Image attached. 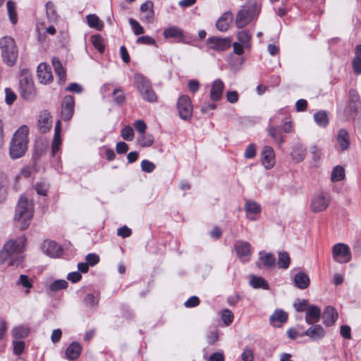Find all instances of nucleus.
<instances>
[{"mask_svg":"<svg viewBox=\"0 0 361 361\" xmlns=\"http://www.w3.org/2000/svg\"><path fill=\"white\" fill-rule=\"evenodd\" d=\"M29 128L23 125L19 127L12 136L9 146V154L16 159L23 157L27 149Z\"/></svg>","mask_w":361,"mask_h":361,"instance_id":"nucleus-1","label":"nucleus"},{"mask_svg":"<svg viewBox=\"0 0 361 361\" xmlns=\"http://www.w3.org/2000/svg\"><path fill=\"white\" fill-rule=\"evenodd\" d=\"M33 216V203L22 195L17 204L14 220L20 224V230H25Z\"/></svg>","mask_w":361,"mask_h":361,"instance_id":"nucleus-2","label":"nucleus"},{"mask_svg":"<svg viewBox=\"0 0 361 361\" xmlns=\"http://www.w3.org/2000/svg\"><path fill=\"white\" fill-rule=\"evenodd\" d=\"M260 6L256 2L244 5L238 11L235 17V25L238 27L242 28L248 25L260 11Z\"/></svg>","mask_w":361,"mask_h":361,"instance_id":"nucleus-3","label":"nucleus"},{"mask_svg":"<svg viewBox=\"0 0 361 361\" xmlns=\"http://www.w3.org/2000/svg\"><path fill=\"white\" fill-rule=\"evenodd\" d=\"M0 48L3 61L9 66L14 65L18 58V50L15 40L9 36L0 39Z\"/></svg>","mask_w":361,"mask_h":361,"instance_id":"nucleus-4","label":"nucleus"},{"mask_svg":"<svg viewBox=\"0 0 361 361\" xmlns=\"http://www.w3.org/2000/svg\"><path fill=\"white\" fill-rule=\"evenodd\" d=\"M20 93L25 99H31L35 95V90L31 75L26 70L21 72L20 77Z\"/></svg>","mask_w":361,"mask_h":361,"instance_id":"nucleus-5","label":"nucleus"},{"mask_svg":"<svg viewBox=\"0 0 361 361\" xmlns=\"http://www.w3.org/2000/svg\"><path fill=\"white\" fill-rule=\"evenodd\" d=\"M331 202V196L327 192L320 191L314 194L310 202V209L314 213L326 209Z\"/></svg>","mask_w":361,"mask_h":361,"instance_id":"nucleus-6","label":"nucleus"},{"mask_svg":"<svg viewBox=\"0 0 361 361\" xmlns=\"http://www.w3.org/2000/svg\"><path fill=\"white\" fill-rule=\"evenodd\" d=\"M177 109L182 119H190L192 114V106L190 97L187 95L180 96L178 100Z\"/></svg>","mask_w":361,"mask_h":361,"instance_id":"nucleus-7","label":"nucleus"},{"mask_svg":"<svg viewBox=\"0 0 361 361\" xmlns=\"http://www.w3.org/2000/svg\"><path fill=\"white\" fill-rule=\"evenodd\" d=\"M231 40L228 37H212L207 39L208 47L216 51H222L228 49L231 46Z\"/></svg>","mask_w":361,"mask_h":361,"instance_id":"nucleus-8","label":"nucleus"},{"mask_svg":"<svg viewBox=\"0 0 361 361\" xmlns=\"http://www.w3.org/2000/svg\"><path fill=\"white\" fill-rule=\"evenodd\" d=\"M74 99L72 96H66L62 102L61 104V118L64 121L70 120L74 113Z\"/></svg>","mask_w":361,"mask_h":361,"instance_id":"nucleus-9","label":"nucleus"},{"mask_svg":"<svg viewBox=\"0 0 361 361\" xmlns=\"http://www.w3.org/2000/svg\"><path fill=\"white\" fill-rule=\"evenodd\" d=\"M37 79L40 83L47 85L53 80L51 68L46 63H41L37 68Z\"/></svg>","mask_w":361,"mask_h":361,"instance_id":"nucleus-10","label":"nucleus"},{"mask_svg":"<svg viewBox=\"0 0 361 361\" xmlns=\"http://www.w3.org/2000/svg\"><path fill=\"white\" fill-rule=\"evenodd\" d=\"M262 164L267 169L273 168L275 164V154L270 146H265L262 151Z\"/></svg>","mask_w":361,"mask_h":361,"instance_id":"nucleus-11","label":"nucleus"},{"mask_svg":"<svg viewBox=\"0 0 361 361\" xmlns=\"http://www.w3.org/2000/svg\"><path fill=\"white\" fill-rule=\"evenodd\" d=\"M51 115L49 111H42L39 115L38 128L41 133H47L51 128Z\"/></svg>","mask_w":361,"mask_h":361,"instance_id":"nucleus-12","label":"nucleus"},{"mask_svg":"<svg viewBox=\"0 0 361 361\" xmlns=\"http://www.w3.org/2000/svg\"><path fill=\"white\" fill-rule=\"evenodd\" d=\"M224 89V84L222 80L220 79L215 80L211 86V90L209 93V97L211 100L213 102H217L221 99L223 91Z\"/></svg>","mask_w":361,"mask_h":361,"instance_id":"nucleus-13","label":"nucleus"},{"mask_svg":"<svg viewBox=\"0 0 361 361\" xmlns=\"http://www.w3.org/2000/svg\"><path fill=\"white\" fill-rule=\"evenodd\" d=\"M81 345L76 341L72 342L66 349V358L70 361L77 360L82 353Z\"/></svg>","mask_w":361,"mask_h":361,"instance_id":"nucleus-14","label":"nucleus"},{"mask_svg":"<svg viewBox=\"0 0 361 361\" xmlns=\"http://www.w3.org/2000/svg\"><path fill=\"white\" fill-rule=\"evenodd\" d=\"M245 210L250 220L256 221L257 219L256 215L261 212V207L255 201L247 200L245 204Z\"/></svg>","mask_w":361,"mask_h":361,"instance_id":"nucleus-15","label":"nucleus"},{"mask_svg":"<svg viewBox=\"0 0 361 361\" xmlns=\"http://www.w3.org/2000/svg\"><path fill=\"white\" fill-rule=\"evenodd\" d=\"M233 21V14L230 11L224 13L216 23V28L221 32L228 30L230 24Z\"/></svg>","mask_w":361,"mask_h":361,"instance_id":"nucleus-16","label":"nucleus"},{"mask_svg":"<svg viewBox=\"0 0 361 361\" xmlns=\"http://www.w3.org/2000/svg\"><path fill=\"white\" fill-rule=\"evenodd\" d=\"M294 285L299 289H306L310 283L309 276L303 271L296 273L293 279Z\"/></svg>","mask_w":361,"mask_h":361,"instance_id":"nucleus-17","label":"nucleus"},{"mask_svg":"<svg viewBox=\"0 0 361 361\" xmlns=\"http://www.w3.org/2000/svg\"><path fill=\"white\" fill-rule=\"evenodd\" d=\"M303 335L308 336L313 341H319L325 336V331L320 325H314L307 329Z\"/></svg>","mask_w":361,"mask_h":361,"instance_id":"nucleus-18","label":"nucleus"},{"mask_svg":"<svg viewBox=\"0 0 361 361\" xmlns=\"http://www.w3.org/2000/svg\"><path fill=\"white\" fill-rule=\"evenodd\" d=\"M320 317L321 310L318 307L311 305L308 307L305 315V322L308 324H313L318 322Z\"/></svg>","mask_w":361,"mask_h":361,"instance_id":"nucleus-19","label":"nucleus"},{"mask_svg":"<svg viewBox=\"0 0 361 361\" xmlns=\"http://www.w3.org/2000/svg\"><path fill=\"white\" fill-rule=\"evenodd\" d=\"M61 145V122L60 121H58L54 128V135L51 145V153L53 156H55L59 151Z\"/></svg>","mask_w":361,"mask_h":361,"instance_id":"nucleus-20","label":"nucleus"},{"mask_svg":"<svg viewBox=\"0 0 361 361\" xmlns=\"http://www.w3.org/2000/svg\"><path fill=\"white\" fill-rule=\"evenodd\" d=\"M322 317L324 324L327 326H331L336 322L338 318V313L334 307L328 306L325 308Z\"/></svg>","mask_w":361,"mask_h":361,"instance_id":"nucleus-21","label":"nucleus"},{"mask_svg":"<svg viewBox=\"0 0 361 361\" xmlns=\"http://www.w3.org/2000/svg\"><path fill=\"white\" fill-rule=\"evenodd\" d=\"M259 255V261L257 263L258 267H261V266L271 267L275 264L276 258L271 253L261 251Z\"/></svg>","mask_w":361,"mask_h":361,"instance_id":"nucleus-22","label":"nucleus"},{"mask_svg":"<svg viewBox=\"0 0 361 361\" xmlns=\"http://www.w3.org/2000/svg\"><path fill=\"white\" fill-rule=\"evenodd\" d=\"M336 140L341 151H345L349 147L350 135L346 130L343 128L340 129Z\"/></svg>","mask_w":361,"mask_h":361,"instance_id":"nucleus-23","label":"nucleus"},{"mask_svg":"<svg viewBox=\"0 0 361 361\" xmlns=\"http://www.w3.org/2000/svg\"><path fill=\"white\" fill-rule=\"evenodd\" d=\"M140 11L145 13L142 17V20L147 23H150L154 20V13L153 10V2L147 1L140 6Z\"/></svg>","mask_w":361,"mask_h":361,"instance_id":"nucleus-24","label":"nucleus"},{"mask_svg":"<svg viewBox=\"0 0 361 361\" xmlns=\"http://www.w3.org/2000/svg\"><path fill=\"white\" fill-rule=\"evenodd\" d=\"M306 149L302 144L297 143L294 145L291 152V157L295 162H301L304 159Z\"/></svg>","mask_w":361,"mask_h":361,"instance_id":"nucleus-25","label":"nucleus"},{"mask_svg":"<svg viewBox=\"0 0 361 361\" xmlns=\"http://www.w3.org/2000/svg\"><path fill=\"white\" fill-rule=\"evenodd\" d=\"M332 256L338 263H345L351 259L350 250H333Z\"/></svg>","mask_w":361,"mask_h":361,"instance_id":"nucleus-26","label":"nucleus"},{"mask_svg":"<svg viewBox=\"0 0 361 361\" xmlns=\"http://www.w3.org/2000/svg\"><path fill=\"white\" fill-rule=\"evenodd\" d=\"M237 39L238 42L242 44L245 49H250L251 47L252 35L248 30H243L238 31L237 32Z\"/></svg>","mask_w":361,"mask_h":361,"instance_id":"nucleus-27","label":"nucleus"},{"mask_svg":"<svg viewBox=\"0 0 361 361\" xmlns=\"http://www.w3.org/2000/svg\"><path fill=\"white\" fill-rule=\"evenodd\" d=\"M30 334V328L27 325H18L14 326L11 330L12 336L15 339L24 338Z\"/></svg>","mask_w":361,"mask_h":361,"instance_id":"nucleus-28","label":"nucleus"},{"mask_svg":"<svg viewBox=\"0 0 361 361\" xmlns=\"http://www.w3.org/2000/svg\"><path fill=\"white\" fill-rule=\"evenodd\" d=\"M135 87L139 92L145 88L149 87L151 84L149 80L141 73H135L134 75Z\"/></svg>","mask_w":361,"mask_h":361,"instance_id":"nucleus-29","label":"nucleus"},{"mask_svg":"<svg viewBox=\"0 0 361 361\" xmlns=\"http://www.w3.org/2000/svg\"><path fill=\"white\" fill-rule=\"evenodd\" d=\"M68 282L64 279H59L51 282L47 287V292L55 293L61 290L66 289L68 287Z\"/></svg>","mask_w":361,"mask_h":361,"instance_id":"nucleus-30","label":"nucleus"},{"mask_svg":"<svg viewBox=\"0 0 361 361\" xmlns=\"http://www.w3.org/2000/svg\"><path fill=\"white\" fill-rule=\"evenodd\" d=\"M250 284L253 288H262L264 290L269 289V285L267 281L262 276L252 275L250 276Z\"/></svg>","mask_w":361,"mask_h":361,"instance_id":"nucleus-31","label":"nucleus"},{"mask_svg":"<svg viewBox=\"0 0 361 361\" xmlns=\"http://www.w3.org/2000/svg\"><path fill=\"white\" fill-rule=\"evenodd\" d=\"M140 94L145 101L150 103H154L157 101V96L152 87V84L149 85V87L141 90Z\"/></svg>","mask_w":361,"mask_h":361,"instance_id":"nucleus-32","label":"nucleus"},{"mask_svg":"<svg viewBox=\"0 0 361 361\" xmlns=\"http://www.w3.org/2000/svg\"><path fill=\"white\" fill-rule=\"evenodd\" d=\"M52 65L56 74L59 76V81L61 82H64L66 80V75L61 61L59 60V59L54 57L52 59Z\"/></svg>","mask_w":361,"mask_h":361,"instance_id":"nucleus-33","label":"nucleus"},{"mask_svg":"<svg viewBox=\"0 0 361 361\" xmlns=\"http://www.w3.org/2000/svg\"><path fill=\"white\" fill-rule=\"evenodd\" d=\"M26 238L25 235L19 237L16 240H10L7 241L3 248H24L26 246Z\"/></svg>","mask_w":361,"mask_h":361,"instance_id":"nucleus-34","label":"nucleus"},{"mask_svg":"<svg viewBox=\"0 0 361 361\" xmlns=\"http://www.w3.org/2000/svg\"><path fill=\"white\" fill-rule=\"evenodd\" d=\"M163 35L165 38L179 39L183 37V32L176 26H171L164 31Z\"/></svg>","mask_w":361,"mask_h":361,"instance_id":"nucleus-35","label":"nucleus"},{"mask_svg":"<svg viewBox=\"0 0 361 361\" xmlns=\"http://www.w3.org/2000/svg\"><path fill=\"white\" fill-rule=\"evenodd\" d=\"M269 135L274 140L275 142L281 147L285 142L282 131L276 127L271 126L269 129Z\"/></svg>","mask_w":361,"mask_h":361,"instance_id":"nucleus-36","label":"nucleus"},{"mask_svg":"<svg viewBox=\"0 0 361 361\" xmlns=\"http://www.w3.org/2000/svg\"><path fill=\"white\" fill-rule=\"evenodd\" d=\"M314 120L320 127L324 128L329 123V117L326 111H319L314 114Z\"/></svg>","mask_w":361,"mask_h":361,"instance_id":"nucleus-37","label":"nucleus"},{"mask_svg":"<svg viewBox=\"0 0 361 361\" xmlns=\"http://www.w3.org/2000/svg\"><path fill=\"white\" fill-rule=\"evenodd\" d=\"M288 319V314L282 310H276L270 317L271 322H279L284 324Z\"/></svg>","mask_w":361,"mask_h":361,"instance_id":"nucleus-38","label":"nucleus"},{"mask_svg":"<svg viewBox=\"0 0 361 361\" xmlns=\"http://www.w3.org/2000/svg\"><path fill=\"white\" fill-rule=\"evenodd\" d=\"M87 22L90 27L96 28L99 30H101L103 27L102 22L99 20V18L95 14L87 16Z\"/></svg>","mask_w":361,"mask_h":361,"instance_id":"nucleus-39","label":"nucleus"},{"mask_svg":"<svg viewBox=\"0 0 361 361\" xmlns=\"http://www.w3.org/2000/svg\"><path fill=\"white\" fill-rule=\"evenodd\" d=\"M345 178V170L341 166H336L333 169L331 173V181L338 182Z\"/></svg>","mask_w":361,"mask_h":361,"instance_id":"nucleus-40","label":"nucleus"},{"mask_svg":"<svg viewBox=\"0 0 361 361\" xmlns=\"http://www.w3.org/2000/svg\"><path fill=\"white\" fill-rule=\"evenodd\" d=\"M7 11L9 20H11L12 24H16L18 22V17L16 11V4L13 1H8L7 2Z\"/></svg>","mask_w":361,"mask_h":361,"instance_id":"nucleus-41","label":"nucleus"},{"mask_svg":"<svg viewBox=\"0 0 361 361\" xmlns=\"http://www.w3.org/2000/svg\"><path fill=\"white\" fill-rule=\"evenodd\" d=\"M91 42L99 53H103L104 51V39L99 35H94L91 37Z\"/></svg>","mask_w":361,"mask_h":361,"instance_id":"nucleus-42","label":"nucleus"},{"mask_svg":"<svg viewBox=\"0 0 361 361\" xmlns=\"http://www.w3.org/2000/svg\"><path fill=\"white\" fill-rule=\"evenodd\" d=\"M290 257L286 252H279L278 265L279 268L287 269L290 264Z\"/></svg>","mask_w":361,"mask_h":361,"instance_id":"nucleus-43","label":"nucleus"},{"mask_svg":"<svg viewBox=\"0 0 361 361\" xmlns=\"http://www.w3.org/2000/svg\"><path fill=\"white\" fill-rule=\"evenodd\" d=\"M16 250H1L0 252V265L6 262H8L9 264V258L16 255Z\"/></svg>","mask_w":361,"mask_h":361,"instance_id":"nucleus-44","label":"nucleus"},{"mask_svg":"<svg viewBox=\"0 0 361 361\" xmlns=\"http://www.w3.org/2000/svg\"><path fill=\"white\" fill-rule=\"evenodd\" d=\"M86 307L89 308H95L98 305V298L93 294L89 293L84 299Z\"/></svg>","mask_w":361,"mask_h":361,"instance_id":"nucleus-45","label":"nucleus"},{"mask_svg":"<svg viewBox=\"0 0 361 361\" xmlns=\"http://www.w3.org/2000/svg\"><path fill=\"white\" fill-rule=\"evenodd\" d=\"M121 137L123 140L131 141L134 138V131L130 126H125L121 132Z\"/></svg>","mask_w":361,"mask_h":361,"instance_id":"nucleus-46","label":"nucleus"},{"mask_svg":"<svg viewBox=\"0 0 361 361\" xmlns=\"http://www.w3.org/2000/svg\"><path fill=\"white\" fill-rule=\"evenodd\" d=\"M141 136L139 139V145L142 147H149L152 145L154 142L153 136L151 135H145V133L140 134Z\"/></svg>","mask_w":361,"mask_h":361,"instance_id":"nucleus-47","label":"nucleus"},{"mask_svg":"<svg viewBox=\"0 0 361 361\" xmlns=\"http://www.w3.org/2000/svg\"><path fill=\"white\" fill-rule=\"evenodd\" d=\"M45 255L51 258H62L63 257V250H42Z\"/></svg>","mask_w":361,"mask_h":361,"instance_id":"nucleus-48","label":"nucleus"},{"mask_svg":"<svg viewBox=\"0 0 361 361\" xmlns=\"http://www.w3.org/2000/svg\"><path fill=\"white\" fill-rule=\"evenodd\" d=\"M129 23L133 30V32L135 35H141V34H143L145 30H144V28L142 25H140V23L133 19V18H130L129 19Z\"/></svg>","mask_w":361,"mask_h":361,"instance_id":"nucleus-49","label":"nucleus"},{"mask_svg":"<svg viewBox=\"0 0 361 361\" xmlns=\"http://www.w3.org/2000/svg\"><path fill=\"white\" fill-rule=\"evenodd\" d=\"M221 319L225 325L228 326L231 324L233 320V314L232 312L228 309L222 311Z\"/></svg>","mask_w":361,"mask_h":361,"instance_id":"nucleus-50","label":"nucleus"},{"mask_svg":"<svg viewBox=\"0 0 361 361\" xmlns=\"http://www.w3.org/2000/svg\"><path fill=\"white\" fill-rule=\"evenodd\" d=\"M47 15L49 20L53 21L56 18V13L54 4L49 1L46 4Z\"/></svg>","mask_w":361,"mask_h":361,"instance_id":"nucleus-51","label":"nucleus"},{"mask_svg":"<svg viewBox=\"0 0 361 361\" xmlns=\"http://www.w3.org/2000/svg\"><path fill=\"white\" fill-rule=\"evenodd\" d=\"M237 257L243 262H246L249 261L250 256L251 255L250 250H235Z\"/></svg>","mask_w":361,"mask_h":361,"instance_id":"nucleus-52","label":"nucleus"},{"mask_svg":"<svg viewBox=\"0 0 361 361\" xmlns=\"http://www.w3.org/2000/svg\"><path fill=\"white\" fill-rule=\"evenodd\" d=\"M21 250H16V253L13 257H10L9 258V266H18L23 259Z\"/></svg>","mask_w":361,"mask_h":361,"instance_id":"nucleus-53","label":"nucleus"},{"mask_svg":"<svg viewBox=\"0 0 361 361\" xmlns=\"http://www.w3.org/2000/svg\"><path fill=\"white\" fill-rule=\"evenodd\" d=\"M141 169L144 172L151 173L155 169V164L152 161L144 159L141 162Z\"/></svg>","mask_w":361,"mask_h":361,"instance_id":"nucleus-54","label":"nucleus"},{"mask_svg":"<svg viewBox=\"0 0 361 361\" xmlns=\"http://www.w3.org/2000/svg\"><path fill=\"white\" fill-rule=\"evenodd\" d=\"M137 44H148V45H156L155 40L148 35L141 36L136 40Z\"/></svg>","mask_w":361,"mask_h":361,"instance_id":"nucleus-55","label":"nucleus"},{"mask_svg":"<svg viewBox=\"0 0 361 361\" xmlns=\"http://www.w3.org/2000/svg\"><path fill=\"white\" fill-rule=\"evenodd\" d=\"M114 100L118 104H121L125 101L126 97L123 92L120 89L114 90L113 92Z\"/></svg>","mask_w":361,"mask_h":361,"instance_id":"nucleus-56","label":"nucleus"},{"mask_svg":"<svg viewBox=\"0 0 361 361\" xmlns=\"http://www.w3.org/2000/svg\"><path fill=\"white\" fill-rule=\"evenodd\" d=\"M13 352L16 355H20L24 350L25 343L22 341H13Z\"/></svg>","mask_w":361,"mask_h":361,"instance_id":"nucleus-57","label":"nucleus"},{"mask_svg":"<svg viewBox=\"0 0 361 361\" xmlns=\"http://www.w3.org/2000/svg\"><path fill=\"white\" fill-rule=\"evenodd\" d=\"M35 189L37 194L40 195H47V192L49 189V185L47 183H37L35 185Z\"/></svg>","mask_w":361,"mask_h":361,"instance_id":"nucleus-58","label":"nucleus"},{"mask_svg":"<svg viewBox=\"0 0 361 361\" xmlns=\"http://www.w3.org/2000/svg\"><path fill=\"white\" fill-rule=\"evenodd\" d=\"M256 156V148L254 144H250L245 149L244 157L246 159H252Z\"/></svg>","mask_w":361,"mask_h":361,"instance_id":"nucleus-59","label":"nucleus"},{"mask_svg":"<svg viewBox=\"0 0 361 361\" xmlns=\"http://www.w3.org/2000/svg\"><path fill=\"white\" fill-rule=\"evenodd\" d=\"M5 94H6V103L8 105L12 104L14 101L16 99V94L10 89V88H6L5 89Z\"/></svg>","mask_w":361,"mask_h":361,"instance_id":"nucleus-60","label":"nucleus"},{"mask_svg":"<svg viewBox=\"0 0 361 361\" xmlns=\"http://www.w3.org/2000/svg\"><path fill=\"white\" fill-rule=\"evenodd\" d=\"M85 259L89 266L93 267L99 262V257L94 253H90L86 256Z\"/></svg>","mask_w":361,"mask_h":361,"instance_id":"nucleus-61","label":"nucleus"},{"mask_svg":"<svg viewBox=\"0 0 361 361\" xmlns=\"http://www.w3.org/2000/svg\"><path fill=\"white\" fill-rule=\"evenodd\" d=\"M293 306L297 312H303L307 307V301L306 300H298L294 302Z\"/></svg>","mask_w":361,"mask_h":361,"instance_id":"nucleus-62","label":"nucleus"},{"mask_svg":"<svg viewBox=\"0 0 361 361\" xmlns=\"http://www.w3.org/2000/svg\"><path fill=\"white\" fill-rule=\"evenodd\" d=\"M243 361H253L254 355L252 350L245 348L241 355Z\"/></svg>","mask_w":361,"mask_h":361,"instance_id":"nucleus-63","label":"nucleus"},{"mask_svg":"<svg viewBox=\"0 0 361 361\" xmlns=\"http://www.w3.org/2000/svg\"><path fill=\"white\" fill-rule=\"evenodd\" d=\"M353 71L356 74H361V59L358 56H355L353 61Z\"/></svg>","mask_w":361,"mask_h":361,"instance_id":"nucleus-64","label":"nucleus"}]
</instances>
